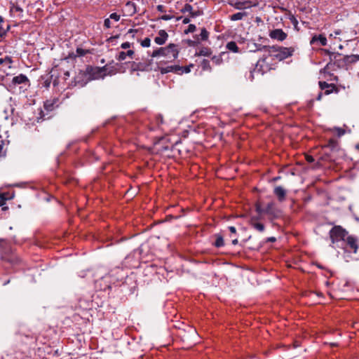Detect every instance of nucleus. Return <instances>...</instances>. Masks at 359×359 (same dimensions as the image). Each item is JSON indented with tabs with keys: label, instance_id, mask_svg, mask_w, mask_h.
Returning <instances> with one entry per match:
<instances>
[{
	"label": "nucleus",
	"instance_id": "ea45409f",
	"mask_svg": "<svg viewBox=\"0 0 359 359\" xmlns=\"http://www.w3.org/2000/svg\"><path fill=\"white\" fill-rule=\"evenodd\" d=\"M192 66L193 65L182 67V69L180 71V74H182L183 73H189V72H190V71H191L190 67H192Z\"/></svg>",
	"mask_w": 359,
	"mask_h": 359
},
{
	"label": "nucleus",
	"instance_id": "a211bd4d",
	"mask_svg": "<svg viewBox=\"0 0 359 359\" xmlns=\"http://www.w3.org/2000/svg\"><path fill=\"white\" fill-rule=\"evenodd\" d=\"M327 40L323 34L314 35L310 41L311 45H315L319 43L320 46H325L327 45Z\"/></svg>",
	"mask_w": 359,
	"mask_h": 359
},
{
	"label": "nucleus",
	"instance_id": "412c9836",
	"mask_svg": "<svg viewBox=\"0 0 359 359\" xmlns=\"http://www.w3.org/2000/svg\"><path fill=\"white\" fill-rule=\"evenodd\" d=\"M88 53H91V51L90 50L83 49L81 48H77L76 50V54L72 53V54H69V57H82Z\"/></svg>",
	"mask_w": 359,
	"mask_h": 359
},
{
	"label": "nucleus",
	"instance_id": "c03bdc74",
	"mask_svg": "<svg viewBox=\"0 0 359 359\" xmlns=\"http://www.w3.org/2000/svg\"><path fill=\"white\" fill-rule=\"evenodd\" d=\"M289 19L290 20V22L294 25V26H297L298 25V21L296 19V18L292 15L291 16L289 17Z\"/></svg>",
	"mask_w": 359,
	"mask_h": 359
},
{
	"label": "nucleus",
	"instance_id": "393cba45",
	"mask_svg": "<svg viewBox=\"0 0 359 359\" xmlns=\"http://www.w3.org/2000/svg\"><path fill=\"white\" fill-rule=\"evenodd\" d=\"M200 67H201L203 71H212V67L210 65V62L208 60L203 59L200 64Z\"/></svg>",
	"mask_w": 359,
	"mask_h": 359
},
{
	"label": "nucleus",
	"instance_id": "7ed1b4c3",
	"mask_svg": "<svg viewBox=\"0 0 359 359\" xmlns=\"http://www.w3.org/2000/svg\"><path fill=\"white\" fill-rule=\"evenodd\" d=\"M330 237L332 244L340 248L349 237L348 232L341 226H334L330 231Z\"/></svg>",
	"mask_w": 359,
	"mask_h": 359
},
{
	"label": "nucleus",
	"instance_id": "473e14b6",
	"mask_svg": "<svg viewBox=\"0 0 359 359\" xmlns=\"http://www.w3.org/2000/svg\"><path fill=\"white\" fill-rule=\"evenodd\" d=\"M12 64L13 63V60L11 58V57L10 56H6L4 58H0V65H2L4 64Z\"/></svg>",
	"mask_w": 359,
	"mask_h": 359
},
{
	"label": "nucleus",
	"instance_id": "052dcab7",
	"mask_svg": "<svg viewBox=\"0 0 359 359\" xmlns=\"http://www.w3.org/2000/svg\"><path fill=\"white\" fill-rule=\"evenodd\" d=\"M232 244L234 245L238 244V239H237V238H233L232 240Z\"/></svg>",
	"mask_w": 359,
	"mask_h": 359
},
{
	"label": "nucleus",
	"instance_id": "6ab92c4d",
	"mask_svg": "<svg viewBox=\"0 0 359 359\" xmlns=\"http://www.w3.org/2000/svg\"><path fill=\"white\" fill-rule=\"evenodd\" d=\"M135 55V52L133 50H128L127 52L121 51L118 55L116 56V60L118 61H123L126 59V57L128 56L130 58H133V55Z\"/></svg>",
	"mask_w": 359,
	"mask_h": 359
},
{
	"label": "nucleus",
	"instance_id": "0eeeda50",
	"mask_svg": "<svg viewBox=\"0 0 359 359\" xmlns=\"http://www.w3.org/2000/svg\"><path fill=\"white\" fill-rule=\"evenodd\" d=\"M343 243L340 248L343 249L346 252L354 253L358 252L359 248V242L357 237L350 235L349 237Z\"/></svg>",
	"mask_w": 359,
	"mask_h": 359
},
{
	"label": "nucleus",
	"instance_id": "bb28decb",
	"mask_svg": "<svg viewBox=\"0 0 359 359\" xmlns=\"http://www.w3.org/2000/svg\"><path fill=\"white\" fill-rule=\"evenodd\" d=\"M225 53L224 52H222L220 54H219L218 55H214L212 57L211 60L212 61V62L214 64H215L216 65H220L223 63V59H222V55H224Z\"/></svg>",
	"mask_w": 359,
	"mask_h": 359
},
{
	"label": "nucleus",
	"instance_id": "8fccbe9b",
	"mask_svg": "<svg viewBox=\"0 0 359 359\" xmlns=\"http://www.w3.org/2000/svg\"><path fill=\"white\" fill-rule=\"evenodd\" d=\"M200 15H201L200 11H192L191 13L190 14V15L193 18L198 16Z\"/></svg>",
	"mask_w": 359,
	"mask_h": 359
},
{
	"label": "nucleus",
	"instance_id": "774afa93",
	"mask_svg": "<svg viewBox=\"0 0 359 359\" xmlns=\"http://www.w3.org/2000/svg\"><path fill=\"white\" fill-rule=\"evenodd\" d=\"M330 65H332L331 62L327 65L326 68H329Z\"/></svg>",
	"mask_w": 359,
	"mask_h": 359
},
{
	"label": "nucleus",
	"instance_id": "20e7f679",
	"mask_svg": "<svg viewBox=\"0 0 359 359\" xmlns=\"http://www.w3.org/2000/svg\"><path fill=\"white\" fill-rule=\"evenodd\" d=\"M86 72L91 79H103L107 75H113L116 72L111 69L109 65H106L102 67L88 66L86 68Z\"/></svg>",
	"mask_w": 359,
	"mask_h": 359
},
{
	"label": "nucleus",
	"instance_id": "bf43d9fd",
	"mask_svg": "<svg viewBox=\"0 0 359 359\" xmlns=\"http://www.w3.org/2000/svg\"><path fill=\"white\" fill-rule=\"evenodd\" d=\"M43 114V111H42V110H41V111H40V113H39V114H40V117H37V122H39V120H40V119H42Z\"/></svg>",
	"mask_w": 359,
	"mask_h": 359
},
{
	"label": "nucleus",
	"instance_id": "9d476101",
	"mask_svg": "<svg viewBox=\"0 0 359 359\" xmlns=\"http://www.w3.org/2000/svg\"><path fill=\"white\" fill-rule=\"evenodd\" d=\"M151 62H131L130 71L131 73L135 71H149L151 68Z\"/></svg>",
	"mask_w": 359,
	"mask_h": 359
},
{
	"label": "nucleus",
	"instance_id": "de8ad7c7",
	"mask_svg": "<svg viewBox=\"0 0 359 359\" xmlns=\"http://www.w3.org/2000/svg\"><path fill=\"white\" fill-rule=\"evenodd\" d=\"M156 9L158 11L161 13L165 12V7L163 5H158Z\"/></svg>",
	"mask_w": 359,
	"mask_h": 359
},
{
	"label": "nucleus",
	"instance_id": "2eb2a0df",
	"mask_svg": "<svg viewBox=\"0 0 359 359\" xmlns=\"http://www.w3.org/2000/svg\"><path fill=\"white\" fill-rule=\"evenodd\" d=\"M125 15L127 16H133L136 13V5L134 2L128 1L124 6Z\"/></svg>",
	"mask_w": 359,
	"mask_h": 359
},
{
	"label": "nucleus",
	"instance_id": "37998d69",
	"mask_svg": "<svg viewBox=\"0 0 359 359\" xmlns=\"http://www.w3.org/2000/svg\"><path fill=\"white\" fill-rule=\"evenodd\" d=\"M133 45V43L130 42H124L121 45V48L123 49H127L130 48V46Z\"/></svg>",
	"mask_w": 359,
	"mask_h": 359
},
{
	"label": "nucleus",
	"instance_id": "ddd939ff",
	"mask_svg": "<svg viewBox=\"0 0 359 359\" xmlns=\"http://www.w3.org/2000/svg\"><path fill=\"white\" fill-rule=\"evenodd\" d=\"M158 69L162 74H165L168 72H174L180 74V71L182 69V67L180 65H170L165 67L159 66Z\"/></svg>",
	"mask_w": 359,
	"mask_h": 359
},
{
	"label": "nucleus",
	"instance_id": "39448f33",
	"mask_svg": "<svg viewBox=\"0 0 359 359\" xmlns=\"http://www.w3.org/2000/svg\"><path fill=\"white\" fill-rule=\"evenodd\" d=\"M326 52L330 56V62H333L334 65H335L336 62H340L341 60H343L346 64L354 63L359 60L358 55L343 56L341 54L331 53L329 50H326Z\"/></svg>",
	"mask_w": 359,
	"mask_h": 359
},
{
	"label": "nucleus",
	"instance_id": "f8f14e48",
	"mask_svg": "<svg viewBox=\"0 0 359 359\" xmlns=\"http://www.w3.org/2000/svg\"><path fill=\"white\" fill-rule=\"evenodd\" d=\"M287 34L281 29H275L270 32L269 36L273 39L283 41L287 38Z\"/></svg>",
	"mask_w": 359,
	"mask_h": 359
},
{
	"label": "nucleus",
	"instance_id": "6e6552de",
	"mask_svg": "<svg viewBox=\"0 0 359 359\" xmlns=\"http://www.w3.org/2000/svg\"><path fill=\"white\" fill-rule=\"evenodd\" d=\"M29 83V80L25 74H20L18 76H15L13 78L12 81L8 85V90L15 93V88L17 86L24 84L25 86H28Z\"/></svg>",
	"mask_w": 359,
	"mask_h": 359
},
{
	"label": "nucleus",
	"instance_id": "9b49d317",
	"mask_svg": "<svg viewBox=\"0 0 359 359\" xmlns=\"http://www.w3.org/2000/svg\"><path fill=\"white\" fill-rule=\"evenodd\" d=\"M319 86L321 90H325V95H330L332 93H338V88L334 83H328L325 81H320Z\"/></svg>",
	"mask_w": 359,
	"mask_h": 359
},
{
	"label": "nucleus",
	"instance_id": "dca6fc26",
	"mask_svg": "<svg viewBox=\"0 0 359 359\" xmlns=\"http://www.w3.org/2000/svg\"><path fill=\"white\" fill-rule=\"evenodd\" d=\"M273 194L278 198L280 202L285 201L286 197V190L281 186H277L273 189Z\"/></svg>",
	"mask_w": 359,
	"mask_h": 359
},
{
	"label": "nucleus",
	"instance_id": "cd10ccee",
	"mask_svg": "<svg viewBox=\"0 0 359 359\" xmlns=\"http://www.w3.org/2000/svg\"><path fill=\"white\" fill-rule=\"evenodd\" d=\"M245 16H247L246 12H239L230 15V20L232 21L240 20Z\"/></svg>",
	"mask_w": 359,
	"mask_h": 359
},
{
	"label": "nucleus",
	"instance_id": "13d9d810",
	"mask_svg": "<svg viewBox=\"0 0 359 359\" xmlns=\"http://www.w3.org/2000/svg\"><path fill=\"white\" fill-rule=\"evenodd\" d=\"M190 22V19L189 18H184L182 20L183 24H188Z\"/></svg>",
	"mask_w": 359,
	"mask_h": 359
},
{
	"label": "nucleus",
	"instance_id": "f3484780",
	"mask_svg": "<svg viewBox=\"0 0 359 359\" xmlns=\"http://www.w3.org/2000/svg\"><path fill=\"white\" fill-rule=\"evenodd\" d=\"M158 35L156 37H155L154 39V41L155 43H156L158 45H163L164 44L168 38V33L163 30V29H161L158 33Z\"/></svg>",
	"mask_w": 359,
	"mask_h": 359
},
{
	"label": "nucleus",
	"instance_id": "4468645a",
	"mask_svg": "<svg viewBox=\"0 0 359 359\" xmlns=\"http://www.w3.org/2000/svg\"><path fill=\"white\" fill-rule=\"evenodd\" d=\"M279 213L278 210L276 207L274 202L269 203L264 208V214L277 217Z\"/></svg>",
	"mask_w": 359,
	"mask_h": 359
},
{
	"label": "nucleus",
	"instance_id": "e433bc0d",
	"mask_svg": "<svg viewBox=\"0 0 359 359\" xmlns=\"http://www.w3.org/2000/svg\"><path fill=\"white\" fill-rule=\"evenodd\" d=\"M196 29V27L194 25L191 24V25H189L187 29L185 30L184 32L186 34H187V33H192V32H195Z\"/></svg>",
	"mask_w": 359,
	"mask_h": 359
},
{
	"label": "nucleus",
	"instance_id": "a18cd8bd",
	"mask_svg": "<svg viewBox=\"0 0 359 359\" xmlns=\"http://www.w3.org/2000/svg\"><path fill=\"white\" fill-rule=\"evenodd\" d=\"M104 26L107 29L111 27V22L109 18H107L104 20Z\"/></svg>",
	"mask_w": 359,
	"mask_h": 359
},
{
	"label": "nucleus",
	"instance_id": "7c9ffc66",
	"mask_svg": "<svg viewBox=\"0 0 359 359\" xmlns=\"http://www.w3.org/2000/svg\"><path fill=\"white\" fill-rule=\"evenodd\" d=\"M199 37L201 41H207L208 39L209 32L207 31L205 28L201 29Z\"/></svg>",
	"mask_w": 359,
	"mask_h": 359
},
{
	"label": "nucleus",
	"instance_id": "3c124183",
	"mask_svg": "<svg viewBox=\"0 0 359 359\" xmlns=\"http://www.w3.org/2000/svg\"><path fill=\"white\" fill-rule=\"evenodd\" d=\"M5 241L0 239V251H3L4 249Z\"/></svg>",
	"mask_w": 359,
	"mask_h": 359
},
{
	"label": "nucleus",
	"instance_id": "c756f323",
	"mask_svg": "<svg viewBox=\"0 0 359 359\" xmlns=\"http://www.w3.org/2000/svg\"><path fill=\"white\" fill-rule=\"evenodd\" d=\"M215 237H216V240L214 243V245L216 248H221V247L224 246V241L223 237L219 234L215 235Z\"/></svg>",
	"mask_w": 359,
	"mask_h": 359
},
{
	"label": "nucleus",
	"instance_id": "aec40b11",
	"mask_svg": "<svg viewBox=\"0 0 359 359\" xmlns=\"http://www.w3.org/2000/svg\"><path fill=\"white\" fill-rule=\"evenodd\" d=\"M250 224L255 229L259 232H263L264 231L265 226L262 223H259L257 222V219L255 217L251 218L250 221Z\"/></svg>",
	"mask_w": 359,
	"mask_h": 359
},
{
	"label": "nucleus",
	"instance_id": "2f4dec72",
	"mask_svg": "<svg viewBox=\"0 0 359 359\" xmlns=\"http://www.w3.org/2000/svg\"><path fill=\"white\" fill-rule=\"evenodd\" d=\"M192 11H193L192 6L189 4H186L184 5V6L182 8L181 12L183 13H189V14H191Z\"/></svg>",
	"mask_w": 359,
	"mask_h": 359
},
{
	"label": "nucleus",
	"instance_id": "423d86ee",
	"mask_svg": "<svg viewBox=\"0 0 359 359\" xmlns=\"http://www.w3.org/2000/svg\"><path fill=\"white\" fill-rule=\"evenodd\" d=\"M269 59H271V57L264 52L262 57L257 62L255 70H257V72L261 74H264L271 70L272 69V64L269 62Z\"/></svg>",
	"mask_w": 359,
	"mask_h": 359
},
{
	"label": "nucleus",
	"instance_id": "4be33fe9",
	"mask_svg": "<svg viewBox=\"0 0 359 359\" xmlns=\"http://www.w3.org/2000/svg\"><path fill=\"white\" fill-rule=\"evenodd\" d=\"M13 12L18 13V15L19 18L22 17V13H23L22 8L18 4L11 2L10 3V13L12 14Z\"/></svg>",
	"mask_w": 359,
	"mask_h": 359
},
{
	"label": "nucleus",
	"instance_id": "c9c22d12",
	"mask_svg": "<svg viewBox=\"0 0 359 359\" xmlns=\"http://www.w3.org/2000/svg\"><path fill=\"white\" fill-rule=\"evenodd\" d=\"M151 43V40L149 38L146 37L144 40L141 41V46L142 47H149Z\"/></svg>",
	"mask_w": 359,
	"mask_h": 359
},
{
	"label": "nucleus",
	"instance_id": "1a4fd4ad",
	"mask_svg": "<svg viewBox=\"0 0 359 359\" xmlns=\"http://www.w3.org/2000/svg\"><path fill=\"white\" fill-rule=\"evenodd\" d=\"M229 4L233 6L234 8L237 10H243L245 8H251L252 6H255V4H252L251 1H230Z\"/></svg>",
	"mask_w": 359,
	"mask_h": 359
},
{
	"label": "nucleus",
	"instance_id": "680f3d73",
	"mask_svg": "<svg viewBox=\"0 0 359 359\" xmlns=\"http://www.w3.org/2000/svg\"><path fill=\"white\" fill-rule=\"evenodd\" d=\"M322 95H323V93L320 92L319 93V94L317 96V100H321V97H322Z\"/></svg>",
	"mask_w": 359,
	"mask_h": 359
},
{
	"label": "nucleus",
	"instance_id": "72a5a7b5",
	"mask_svg": "<svg viewBox=\"0 0 359 359\" xmlns=\"http://www.w3.org/2000/svg\"><path fill=\"white\" fill-rule=\"evenodd\" d=\"M255 72H257V70H255V68L253 69L250 70L249 73L245 75L247 79L252 81L255 79L254 74Z\"/></svg>",
	"mask_w": 359,
	"mask_h": 359
},
{
	"label": "nucleus",
	"instance_id": "c85d7f7f",
	"mask_svg": "<svg viewBox=\"0 0 359 359\" xmlns=\"http://www.w3.org/2000/svg\"><path fill=\"white\" fill-rule=\"evenodd\" d=\"M15 196L14 191H3L0 192V198H2L6 200L13 199Z\"/></svg>",
	"mask_w": 359,
	"mask_h": 359
},
{
	"label": "nucleus",
	"instance_id": "f704fd0d",
	"mask_svg": "<svg viewBox=\"0 0 359 359\" xmlns=\"http://www.w3.org/2000/svg\"><path fill=\"white\" fill-rule=\"evenodd\" d=\"M43 107L47 111H51L53 109V103L51 101L47 100L44 102Z\"/></svg>",
	"mask_w": 359,
	"mask_h": 359
},
{
	"label": "nucleus",
	"instance_id": "a19ab883",
	"mask_svg": "<svg viewBox=\"0 0 359 359\" xmlns=\"http://www.w3.org/2000/svg\"><path fill=\"white\" fill-rule=\"evenodd\" d=\"M173 18V15H161L159 19L163 20H169Z\"/></svg>",
	"mask_w": 359,
	"mask_h": 359
},
{
	"label": "nucleus",
	"instance_id": "5fc2aeb1",
	"mask_svg": "<svg viewBox=\"0 0 359 359\" xmlns=\"http://www.w3.org/2000/svg\"><path fill=\"white\" fill-rule=\"evenodd\" d=\"M137 32V30H135V29H130L128 31V33L127 34H132V36L133 37L134 36V34Z\"/></svg>",
	"mask_w": 359,
	"mask_h": 359
},
{
	"label": "nucleus",
	"instance_id": "09e8293b",
	"mask_svg": "<svg viewBox=\"0 0 359 359\" xmlns=\"http://www.w3.org/2000/svg\"><path fill=\"white\" fill-rule=\"evenodd\" d=\"M156 121H157L158 124H162L163 123V116L161 115H158L156 117Z\"/></svg>",
	"mask_w": 359,
	"mask_h": 359
},
{
	"label": "nucleus",
	"instance_id": "58836bf2",
	"mask_svg": "<svg viewBox=\"0 0 359 359\" xmlns=\"http://www.w3.org/2000/svg\"><path fill=\"white\" fill-rule=\"evenodd\" d=\"M109 19L117 22L120 20V15H118L116 13H113L109 15Z\"/></svg>",
	"mask_w": 359,
	"mask_h": 359
},
{
	"label": "nucleus",
	"instance_id": "49530a36",
	"mask_svg": "<svg viewBox=\"0 0 359 359\" xmlns=\"http://www.w3.org/2000/svg\"><path fill=\"white\" fill-rule=\"evenodd\" d=\"M306 160L309 163H313L315 160L314 158L312 156L306 155Z\"/></svg>",
	"mask_w": 359,
	"mask_h": 359
},
{
	"label": "nucleus",
	"instance_id": "79ce46f5",
	"mask_svg": "<svg viewBox=\"0 0 359 359\" xmlns=\"http://www.w3.org/2000/svg\"><path fill=\"white\" fill-rule=\"evenodd\" d=\"M256 211L259 214H264V208H262L259 204L256 205Z\"/></svg>",
	"mask_w": 359,
	"mask_h": 359
},
{
	"label": "nucleus",
	"instance_id": "69168bd1",
	"mask_svg": "<svg viewBox=\"0 0 359 359\" xmlns=\"http://www.w3.org/2000/svg\"><path fill=\"white\" fill-rule=\"evenodd\" d=\"M2 210L5 211V210H7L8 209V206H6V205H4V208H1Z\"/></svg>",
	"mask_w": 359,
	"mask_h": 359
},
{
	"label": "nucleus",
	"instance_id": "f257e3e1",
	"mask_svg": "<svg viewBox=\"0 0 359 359\" xmlns=\"http://www.w3.org/2000/svg\"><path fill=\"white\" fill-rule=\"evenodd\" d=\"M294 47H283L279 46H257V50L264 51L268 53L271 60L282 61L291 57L294 52Z\"/></svg>",
	"mask_w": 359,
	"mask_h": 359
},
{
	"label": "nucleus",
	"instance_id": "4d7b16f0",
	"mask_svg": "<svg viewBox=\"0 0 359 359\" xmlns=\"http://www.w3.org/2000/svg\"><path fill=\"white\" fill-rule=\"evenodd\" d=\"M337 132H338V135H339V136L344 135V130L341 128H337Z\"/></svg>",
	"mask_w": 359,
	"mask_h": 359
},
{
	"label": "nucleus",
	"instance_id": "5701e85b",
	"mask_svg": "<svg viewBox=\"0 0 359 359\" xmlns=\"http://www.w3.org/2000/svg\"><path fill=\"white\" fill-rule=\"evenodd\" d=\"M324 147L330 149L331 151L337 150L338 148V141L336 139L331 138Z\"/></svg>",
	"mask_w": 359,
	"mask_h": 359
},
{
	"label": "nucleus",
	"instance_id": "864d4df0",
	"mask_svg": "<svg viewBox=\"0 0 359 359\" xmlns=\"http://www.w3.org/2000/svg\"><path fill=\"white\" fill-rule=\"evenodd\" d=\"M6 201H7V200H6V199H4V198H0V207L4 208V205H6Z\"/></svg>",
	"mask_w": 359,
	"mask_h": 359
},
{
	"label": "nucleus",
	"instance_id": "4c0bfd02",
	"mask_svg": "<svg viewBox=\"0 0 359 359\" xmlns=\"http://www.w3.org/2000/svg\"><path fill=\"white\" fill-rule=\"evenodd\" d=\"M9 29H10V26H8L7 29H5L4 28H3L1 27V25H0V37H3V36H6V34Z\"/></svg>",
	"mask_w": 359,
	"mask_h": 359
},
{
	"label": "nucleus",
	"instance_id": "e2e57ef3",
	"mask_svg": "<svg viewBox=\"0 0 359 359\" xmlns=\"http://www.w3.org/2000/svg\"><path fill=\"white\" fill-rule=\"evenodd\" d=\"M50 83V81H48V80H46V81H45V86H46V88L49 87Z\"/></svg>",
	"mask_w": 359,
	"mask_h": 359
},
{
	"label": "nucleus",
	"instance_id": "6e6d98bb",
	"mask_svg": "<svg viewBox=\"0 0 359 359\" xmlns=\"http://www.w3.org/2000/svg\"><path fill=\"white\" fill-rule=\"evenodd\" d=\"M276 241V238L275 237H269L267 238L268 242L273 243Z\"/></svg>",
	"mask_w": 359,
	"mask_h": 359
},
{
	"label": "nucleus",
	"instance_id": "b1692460",
	"mask_svg": "<svg viewBox=\"0 0 359 359\" xmlns=\"http://www.w3.org/2000/svg\"><path fill=\"white\" fill-rule=\"evenodd\" d=\"M212 50L210 48L208 47H202L198 52L196 53V55L198 56H210L212 55Z\"/></svg>",
	"mask_w": 359,
	"mask_h": 359
},
{
	"label": "nucleus",
	"instance_id": "338daca9",
	"mask_svg": "<svg viewBox=\"0 0 359 359\" xmlns=\"http://www.w3.org/2000/svg\"><path fill=\"white\" fill-rule=\"evenodd\" d=\"M65 77L69 76V72H65Z\"/></svg>",
	"mask_w": 359,
	"mask_h": 359
},
{
	"label": "nucleus",
	"instance_id": "a878e982",
	"mask_svg": "<svg viewBox=\"0 0 359 359\" xmlns=\"http://www.w3.org/2000/svg\"><path fill=\"white\" fill-rule=\"evenodd\" d=\"M226 49L233 52V53H238L239 48L238 47L235 41H229L226 43Z\"/></svg>",
	"mask_w": 359,
	"mask_h": 359
},
{
	"label": "nucleus",
	"instance_id": "f03ea898",
	"mask_svg": "<svg viewBox=\"0 0 359 359\" xmlns=\"http://www.w3.org/2000/svg\"><path fill=\"white\" fill-rule=\"evenodd\" d=\"M180 53L178 46L175 43H170L165 47H161L154 50L151 54V57L163 56L167 58L168 62H172L177 58Z\"/></svg>",
	"mask_w": 359,
	"mask_h": 359
},
{
	"label": "nucleus",
	"instance_id": "603ef678",
	"mask_svg": "<svg viewBox=\"0 0 359 359\" xmlns=\"http://www.w3.org/2000/svg\"><path fill=\"white\" fill-rule=\"evenodd\" d=\"M229 230L231 233L236 234V229L234 226H229Z\"/></svg>",
	"mask_w": 359,
	"mask_h": 359
},
{
	"label": "nucleus",
	"instance_id": "0e129e2a",
	"mask_svg": "<svg viewBox=\"0 0 359 359\" xmlns=\"http://www.w3.org/2000/svg\"><path fill=\"white\" fill-rule=\"evenodd\" d=\"M279 179H280V177H276L274 178H273L272 181L273 182H276L277 180H278Z\"/></svg>",
	"mask_w": 359,
	"mask_h": 359
}]
</instances>
